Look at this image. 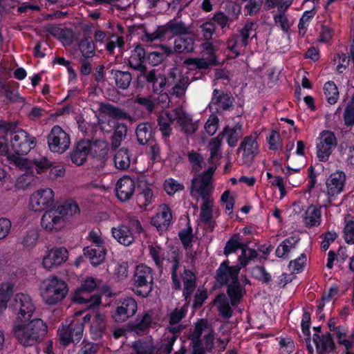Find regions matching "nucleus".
Segmentation results:
<instances>
[{
  "mask_svg": "<svg viewBox=\"0 0 354 354\" xmlns=\"http://www.w3.org/2000/svg\"><path fill=\"white\" fill-rule=\"evenodd\" d=\"M12 333L18 342L24 347L35 346L44 339L48 333V326L42 319H33L14 324Z\"/></svg>",
  "mask_w": 354,
  "mask_h": 354,
  "instance_id": "f257e3e1",
  "label": "nucleus"
},
{
  "mask_svg": "<svg viewBox=\"0 0 354 354\" xmlns=\"http://www.w3.org/2000/svg\"><path fill=\"white\" fill-rule=\"evenodd\" d=\"M80 212L76 203H64L57 208L46 211L41 217V225L46 231L57 232L64 227L71 217L79 214Z\"/></svg>",
  "mask_w": 354,
  "mask_h": 354,
  "instance_id": "f03ea898",
  "label": "nucleus"
},
{
  "mask_svg": "<svg viewBox=\"0 0 354 354\" xmlns=\"http://www.w3.org/2000/svg\"><path fill=\"white\" fill-rule=\"evenodd\" d=\"M165 318L168 319L169 326L167 327L168 330L172 333V336L169 338L167 343L161 346L154 345L151 340L139 339L132 344V348L136 354H170L173 344L177 337V308H176L169 314H167Z\"/></svg>",
  "mask_w": 354,
  "mask_h": 354,
  "instance_id": "7ed1b4c3",
  "label": "nucleus"
},
{
  "mask_svg": "<svg viewBox=\"0 0 354 354\" xmlns=\"http://www.w3.org/2000/svg\"><path fill=\"white\" fill-rule=\"evenodd\" d=\"M40 290L45 303L54 305L66 297L68 293V286L62 279L52 276L42 281Z\"/></svg>",
  "mask_w": 354,
  "mask_h": 354,
  "instance_id": "20e7f679",
  "label": "nucleus"
},
{
  "mask_svg": "<svg viewBox=\"0 0 354 354\" xmlns=\"http://www.w3.org/2000/svg\"><path fill=\"white\" fill-rule=\"evenodd\" d=\"M15 315L14 324H19L22 322H28L35 310V306L30 296L19 293L17 294L15 299L10 304Z\"/></svg>",
  "mask_w": 354,
  "mask_h": 354,
  "instance_id": "39448f33",
  "label": "nucleus"
},
{
  "mask_svg": "<svg viewBox=\"0 0 354 354\" xmlns=\"http://www.w3.org/2000/svg\"><path fill=\"white\" fill-rule=\"evenodd\" d=\"M97 288V283L95 279L93 277L87 278L82 282L74 294L73 301L79 304H86L88 308L99 306L101 302V297L99 293H94L92 296L86 297V295L93 292Z\"/></svg>",
  "mask_w": 354,
  "mask_h": 354,
  "instance_id": "423d86ee",
  "label": "nucleus"
},
{
  "mask_svg": "<svg viewBox=\"0 0 354 354\" xmlns=\"http://www.w3.org/2000/svg\"><path fill=\"white\" fill-rule=\"evenodd\" d=\"M152 270L144 265L136 267L133 276V292L140 296L146 297L152 290Z\"/></svg>",
  "mask_w": 354,
  "mask_h": 354,
  "instance_id": "0eeeda50",
  "label": "nucleus"
},
{
  "mask_svg": "<svg viewBox=\"0 0 354 354\" xmlns=\"http://www.w3.org/2000/svg\"><path fill=\"white\" fill-rule=\"evenodd\" d=\"M337 145V139L334 132L330 130H323L320 132L316 142L318 160L324 162L328 161Z\"/></svg>",
  "mask_w": 354,
  "mask_h": 354,
  "instance_id": "6e6552de",
  "label": "nucleus"
},
{
  "mask_svg": "<svg viewBox=\"0 0 354 354\" xmlns=\"http://www.w3.org/2000/svg\"><path fill=\"white\" fill-rule=\"evenodd\" d=\"M346 176L343 171L336 170L326 180L327 201L331 204L338 195L343 192L346 185Z\"/></svg>",
  "mask_w": 354,
  "mask_h": 354,
  "instance_id": "1a4fd4ad",
  "label": "nucleus"
},
{
  "mask_svg": "<svg viewBox=\"0 0 354 354\" xmlns=\"http://www.w3.org/2000/svg\"><path fill=\"white\" fill-rule=\"evenodd\" d=\"M14 154L26 155L36 146V138L30 137L24 130L18 129L10 139Z\"/></svg>",
  "mask_w": 354,
  "mask_h": 354,
  "instance_id": "9d476101",
  "label": "nucleus"
},
{
  "mask_svg": "<svg viewBox=\"0 0 354 354\" xmlns=\"http://www.w3.org/2000/svg\"><path fill=\"white\" fill-rule=\"evenodd\" d=\"M48 145L51 151L63 153L68 149L70 137L59 126H55L47 136Z\"/></svg>",
  "mask_w": 354,
  "mask_h": 354,
  "instance_id": "9b49d317",
  "label": "nucleus"
},
{
  "mask_svg": "<svg viewBox=\"0 0 354 354\" xmlns=\"http://www.w3.org/2000/svg\"><path fill=\"white\" fill-rule=\"evenodd\" d=\"M229 263V260H224L216 270L214 279L219 288L229 284L232 281L239 279L241 266L239 265L230 266Z\"/></svg>",
  "mask_w": 354,
  "mask_h": 354,
  "instance_id": "f8f14e48",
  "label": "nucleus"
},
{
  "mask_svg": "<svg viewBox=\"0 0 354 354\" xmlns=\"http://www.w3.org/2000/svg\"><path fill=\"white\" fill-rule=\"evenodd\" d=\"M84 331L83 323L73 320L68 326L59 329L60 343L64 346L70 342H78L82 337Z\"/></svg>",
  "mask_w": 354,
  "mask_h": 354,
  "instance_id": "ddd939ff",
  "label": "nucleus"
},
{
  "mask_svg": "<svg viewBox=\"0 0 354 354\" xmlns=\"http://www.w3.org/2000/svg\"><path fill=\"white\" fill-rule=\"evenodd\" d=\"M20 155L11 154L8 156V159L15 163L19 169L29 170L35 165L37 173L44 172L51 166V162L46 158H41L39 160L35 159L30 161L27 158L19 157Z\"/></svg>",
  "mask_w": 354,
  "mask_h": 354,
  "instance_id": "4468645a",
  "label": "nucleus"
},
{
  "mask_svg": "<svg viewBox=\"0 0 354 354\" xmlns=\"http://www.w3.org/2000/svg\"><path fill=\"white\" fill-rule=\"evenodd\" d=\"M137 308L136 300L132 297H127L120 302L111 317L115 322H124L136 314Z\"/></svg>",
  "mask_w": 354,
  "mask_h": 354,
  "instance_id": "2eb2a0df",
  "label": "nucleus"
},
{
  "mask_svg": "<svg viewBox=\"0 0 354 354\" xmlns=\"http://www.w3.org/2000/svg\"><path fill=\"white\" fill-rule=\"evenodd\" d=\"M54 202V193L50 188L37 190L30 197V205L35 212L49 207Z\"/></svg>",
  "mask_w": 354,
  "mask_h": 354,
  "instance_id": "dca6fc26",
  "label": "nucleus"
},
{
  "mask_svg": "<svg viewBox=\"0 0 354 354\" xmlns=\"http://www.w3.org/2000/svg\"><path fill=\"white\" fill-rule=\"evenodd\" d=\"M234 102V98L231 93H225L222 90L215 88L213 91L209 107L212 109L214 106L217 112L230 111L233 106Z\"/></svg>",
  "mask_w": 354,
  "mask_h": 354,
  "instance_id": "f3484780",
  "label": "nucleus"
},
{
  "mask_svg": "<svg viewBox=\"0 0 354 354\" xmlns=\"http://www.w3.org/2000/svg\"><path fill=\"white\" fill-rule=\"evenodd\" d=\"M240 151H243L242 159L243 162L250 165L259 152V145L256 138L252 136L244 137L237 149L238 153Z\"/></svg>",
  "mask_w": 354,
  "mask_h": 354,
  "instance_id": "a211bd4d",
  "label": "nucleus"
},
{
  "mask_svg": "<svg viewBox=\"0 0 354 354\" xmlns=\"http://www.w3.org/2000/svg\"><path fill=\"white\" fill-rule=\"evenodd\" d=\"M178 127L187 136L194 134L198 128V122H194L192 115L185 111L183 105L179 104Z\"/></svg>",
  "mask_w": 354,
  "mask_h": 354,
  "instance_id": "6ab92c4d",
  "label": "nucleus"
},
{
  "mask_svg": "<svg viewBox=\"0 0 354 354\" xmlns=\"http://www.w3.org/2000/svg\"><path fill=\"white\" fill-rule=\"evenodd\" d=\"M172 215L170 209L165 204L160 205L156 215L152 217L151 223L158 231H165L171 223Z\"/></svg>",
  "mask_w": 354,
  "mask_h": 354,
  "instance_id": "aec40b11",
  "label": "nucleus"
},
{
  "mask_svg": "<svg viewBox=\"0 0 354 354\" xmlns=\"http://www.w3.org/2000/svg\"><path fill=\"white\" fill-rule=\"evenodd\" d=\"M68 259V251L64 248H55L51 249L48 254L44 257L42 264L46 269L59 266Z\"/></svg>",
  "mask_w": 354,
  "mask_h": 354,
  "instance_id": "412c9836",
  "label": "nucleus"
},
{
  "mask_svg": "<svg viewBox=\"0 0 354 354\" xmlns=\"http://www.w3.org/2000/svg\"><path fill=\"white\" fill-rule=\"evenodd\" d=\"M313 339L317 353H335L336 351V346L330 332L322 335V337L319 334L315 333Z\"/></svg>",
  "mask_w": 354,
  "mask_h": 354,
  "instance_id": "4be33fe9",
  "label": "nucleus"
},
{
  "mask_svg": "<svg viewBox=\"0 0 354 354\" xmlns=\"http://www.w3.org/2000/svg\"><path fill=\"white\" fill-rule=\"evenodd\" d=\"M135 189L133 180L128 176L121 178L116 185V195L121 201H127L131 198Z\"/></svg>",
  "mask_w": 354,
  "mask_h": 354,
  "instance_id": "5701e85b",
  "label": "nucleus"
},
{
  "mask_svg": "<svg viewBox=\"0 0 354 354\" xmlns=\"http://www.w3.org/2000/svg\"><path fill=\"white\" fill-rule=\"evenodd\" d=\"M152 323V313L147 312L142 317H138L135 322L128 323L127 330L137 334H144L148 331Z\"/></svg>",
  "mask_w": 354,
  "mask_h": 354,
  "instance_id": "b1692460",
  "label": "nucleus"
},
{
  "mask_svg": "<svg viewBox=\"0 0 354 354\" xmlns=\"http://www.w3.org/2000/svg\"><path fill=\"white\" fill-rule=\"evenodd\" d=\"M84 255L93 266H98L105 259L106 249L103 245H91L84 248Z\"/></svg>",
  "mask_w": 354,
  "mask_h": 354,
  "instance_id": "393cba45",
  "label": "nucleus"
},
{
  "mask_svg": "<svg viewBox=\"0 0 354 354\" xmlns=\"http://www.w3.org/2000/svg\"><path fill=\"white\" fill-rule=\"evenodd\" d=\"M227 286V295L229 297L231 306H236L242 300L243 292L245 291L244 287L241 284L239 279L231 281Z\"/></svg>",
  "mask_w": 354,
  "mask_h": 354,
  "instance_id": "a878e982",
  "label": "nucleus"
},
{
  "mask_svg": "<svg viewBox=\"0 0 354 354\" xmlns=\"http://www.w3.org/2000/svg\"><path fill=\"white\" fill-rule=\"evenodd\" d=\"M99 111L115 120H131V116L123 109L109 103L100 102Z\"/></svg>",
  "mask_w": 354,
  "mask_h": 354,
  "instance_id": "bb28decb",
  "label": "nucleus"
},
{
  "mask_svg": "<svg viewBox=\"0 0 354 354\" xmlns=\"http://www.w3.org/2000/svg\"><path fill=\"white\" fill-rule=\"evenodd\" d=\"M88 154L87 140H82L77 142L75 149L71 153L70 157L73 163L80 166L86 162Z\"/></svg>",
  "mask_w": 354,
  "mask_h": 354,
  "instance_id": "cd10ccee",
  "label": "nucleus"
},
{
  "mask_svg": "<svg viewBox=\"0 0 354 354\" xmlns=\"http://www.w3.org/2000/svg\"><path fill=\"white\" fill-rule=\"evenodd\" d=\"M136 136L140 145H145L153 141V126L150 122L139 124L136 129Z\"/></svg>",
  "mask_w": 354,
  "mask_h": 354,
  "instance_id": "c85d7f7f",
  "label": "nucleus"
},
{
  "mask_svg": "<svg viewBox=\"0 0 354 354\" xmlns=\"http://www.w3.org/2000/svg\"><path fill=\"white\" fill-rule=\"evenodd\" d=\"M87 140L88 153L97 160H102L107 155V142L102 140Z\"/></svg>",
  "mask_w": 354,
  "mask_h": 354,
  "instance_id": "c756f323",
  "label": "nucleus"
},
{
  "mask_svg": "<svg viewBox=\"0 0 354 354\" xmlns=\"http://www.w3.org/2000/svg\"><path fill=\"white\" fill-rule=\"evenodd\" d=\"M303 221L307 227H317L322 222V212L320 207L311 205L305 212Z\"/></svg>",
  "mask_w": 354,
  "mask_h": 354,
  "instance_id": "7c9ffc66",
  "label": "nucleus"
},
{
  "mask_svg": "<svg viewBox=\"0 0 354 354\" xmlns=\"http://www.w3.org/2000/svg\"><path fill=\"white\" fill-rule=\"evenodd\" d=\"M174 114L167 111L162 113L158 118V125L163 136L168 137L172 131L171 125L173 124L177 118V108L173 110Z\"/></svg>",
  "mask_w": 354,
  "mask_h": 354,
  "instance_id": "2f4dec72",
  "label": "nucleus"
},
{
  "mask_svg": "<svg viewBox=\"0 0 354 354\" xmlns=\"http://www.w3.org/2000/svg\"><path fill=\"white\" fill-rule=\"evenodd\" d=\"M106 330V323L104 315L97 313L90 328L92 338L95 339L101 338L105 333Z\"/></svg>",
  "mask_w": 354,
  "mask_h": 354,
  "instance_id": "473e14b6",
  "label": "nucleus"
},
{
  "mask_svg": "<svg viewBox=\"0 0 354 354\" xmlns=\"http://www.w3.org/2000/svg\"><path fill=\"white\" fill-rule=\"evenodd\" d=\"M196 275L194 272L189 270H185L183 276V295L185 300H187L192 295L196 288Z\"/></svg>",
  "mask_w": 354,
  "mask_h": 354,
  "instance_id": "72a5a7b5",
  "label": "nucleus"
},
{
  "mask_svg": "<svg viewBox=\"0 0 354 354\" xmlns=\"http://www.w3.org/2000/svg\"><path fill=\"white\" fill-rule=\"evenodd\" d=\"M113 127L114 132L111 136V147L116 149L120 146L122 141L125 139L128 128L126 124L118 122H113Z\"/></svg>",
  "mask_w": 354,
  "mask_h": 354,
  "instance_id": "f704fd0d",
  "label": "nucleus"
},
{
  "mask_svg": "<svg viewBox=\"0 0 354 354\" xmlns=\"http://www.w3.org/2000/svg\"><path fill=\"white\" fill-rule=\"evenodd\" d=\"M112 233L118 241L124 245H129L133 241V236L129 228L126 225H120L118 228H113Z\"/></svg>",
  "mask_w": 354,
  "mask_h": 354,
  "instance_id": "c9c22d12",
  "label": "nucleus"
},
{
  "mask_svg": "<svg viewBox=\"0 0 354 354\" xmlns=\"http://www.w3.org/2000/svg\"><path fill=\"white\" fill-rule=\"evenodd\" d=\"M131 163V154L127 148H121L114 156V164L117 169L127 170Z\"/></svg>",
  "mask_w": 354,
  "mask_h": 354,
  "instance_id": "e433bc0d",
  "label": "nucleus"
},
{
  "mask_svg": "<svg viewBox=\"0 0 354 354\" xmlns=\"http://www.w3.org/2000/svg\"><path fill=\"white\" fill-rule=\"evenodd\" d=\"M214 302L218 305V311L222 317L230 319L233 315L230 302H228L226 295L221 292L216 295Z\"/></svg>",
  "mask_w": 354,
  "mask_h": 354,
  "instance_id": "4c0bfd02",
  "label": "nucleus"
},
{
  "mask_svg": "<svg viewBox=\"0 0 354 354\" xmlns=\"http://www.w3.org/2000/svg\"><path fill=\"white\" fill-rule=\"evenodd\" d=\"M242 124L237 123L233 127L230 128L226 126L223 129V133L227 135V143L230 147H234L242 136Z\"/></svg>",
  "mask_w": 354,
  "mask_h": 354,
  "instance_id": "58836bf2",
  "label": "nucleus"
},
{
  "mask_svg": "<svg viewBox=\"0 0 354 354\" xmlns=\"http://www.w3.org/2000/svg\"><path fill=\"white\" fill-rule=\"evenodd\" d=\"M297 242V241H294L293 237H289L284 239L277 248L275 255L278 258L288 259L289 258L288 254L290 250L295 247V243Z\"/></svg>",
  "mask_w": 354,
  "mask_h": 354,
  "instance_id": "ea45409f",
  "label": "nucleus"
},
{
  "mask_svg": "<svg viewBox=\"0 0 354 354\" xmlns=\"http://www.w3.org/2000/svg\"><path fill=\"white\" fill-rule=\"evenodd\" d=\"M0 95L6 97L8 100L6 103L24 101L10 84H0Z\"/></svg>",
  "mask_w": 354,
  "mask_h": 354,
  "instance_id": "a19ab883",
  "label": "nucleus"
},
{
  "mask_svg": "<svg viewBox=\"0 0 354 354\" xmlns=\"http://www.w3.org/2000/svg\"><path fill=\"white\" fill-rule=\"evenodd\" d=\"M79 48L84 58L88 59L95 55V44L89 37H84L80 40Z\"/></svg>",
  "mask_w": 354,
  "mask_h": 354,
  "instance_id": "79ce46f5",
  "label": "nucleus"
},
{
  "mask_svg": "<svg viewBox=\"0 0 354 354\" xmlns=\"http://www.w3.org/2000/svg\"><path fill=\"white\" fill-rule=\"evenodd\" d=\"M324 92L328 104H335L339 99L338 88L333 81H328L324 85Z\"/></svg>",
  "mask_w": 354,
  "mask_h": 354,
  "instance_id": "37998d69",
  "label": "nucleus"
},
{
  "mask_svg": "<svg viewBox=\"0 0 354 354\" xmlns=\"http://www.w3.org/2000/svg\"><path fill=\"white\" fill-rule=\"evenodd\" d=\"M116 86L123 90L127 89L131 82V74L129 72L112 70Z\"/></svg>",
  "mask_w": 354,
  "mask_h": 354,
  "instance_id": "c03bdc74",
  "label": "nucleus"
},
{
  "mask_svg": "<svg viewBox=\"0 0 354 354\" xmlns=\"http://www.w3.org/2000/svg\"><path fill=\"white\" fill-rule=\"evenodd\" d=\"M335 333L338 344L343 345L346 350H351L353 346V341L346 339L348 336V328L346 326H337Z\"/></svg>",
  "mask_w": 354,
  "mask_h": 354,
  "instance_id": "a18cd8bd",
  "label": "nucleus"
},
{
  "mask_svg": "<svg viewBox=\"0 0 354 354\" xmlns=\"http://www.w3.org/2000/svg\"><path fill=\"white\" fill-rule=\"evenodd\" d=\"M214 200L203 201L201 205L200 219L202 223H209L213 217Z\"/></svg>",
  "mask_w": 354,
  "mask_h": 354,
  "instance_id": "49530a36",
  "label": "nucleus"
},
{
  "mask_svg": "<svg viewBox=\"0 0 354 354\" xmlns=\"http://www.w3.org/2000/svg\"><path fill=\"white\" fill-rule=\"evenodd\" d=\"M178 239L180 240L183 248L185 250L192 247L194 235L193 230L189 221L187 223V227L178 232Z\"/></svg>",
  "mask_w": 354,
  "mask_h": 354,
  "instance_id": "de8ad7c7",
  "label": "nucleus"
},
{
  "mask_svg": "<svg viewBox=\"0 0 354 354\" xmlns=\"http://www.w3.org/2000/svg\"><path fill=\"white\" fill-rule=\"evenodd\" d=\"M192 193L196 192L201 197L203 201L214 200L212 197V188L210 187V184L201 183L198 186H196L194 183V180H192Z\"/></svg>",
  "mask_w": 354,
  "mask_h": 354,
  "instance_id": "09e8293b",
  "label": "nucleus"
},
{
  "mask_svg": "<svg viewBox=\"0 0 354 354\" xmlns=\"http://www.w3.org/2000/svg\"><path fill=\"white\" fill-rule=\"evenodd\" d=\"M163 261H167L168 263H172V280L176 289H177V253L174 248L167 251L162 259Z\"/></svg>",
  "mask_w": 354,
  "mask_h": 354,
  "instance_id": "8fccbe9b",
  "label": "nucleus"
},
{
  "mask_svg": "<svg viewBox=\"0 0 354 354\" xmlns=\"http://www.w3.org/2000/svg\"><path fill=\"white\" fill-rule=\"evenodd\" d=\"M239 248H243V244L239 240V234H234L226 242L224 248V254L228 256L235 252Z\"/></svg>",
  "mask_w": 354,
  "mask_h": 354,
  "instance_id": "3c124183",
  "label": "nucleus"
},
{
  "mask_svg": "<svg viewBox=\"0 0 354 354\" xmlns=\"http://www.w3.org/2000/svg\"><path fill=\"white\" fill-rule=\"evenodd\" d=\"M317 12L316 8L314 7L313 9L310 10H306L301 17L299 19V24H298V28L299 30V32H303V33H306L309 23L310 20L314 17Z\"/></svg>",
  "mask_w": 354,
  "mask_h": 354,
  "instance_id": "603ef678",
  "label": "nucleus"
},
{
  "mask_svg": "<svg viewBox=\"0 0 354 354\" xmlns=\"http://www.w3.org/2000/svg\"><path fill=\"white\" fill-rule=\"evenodd\" d=\"M252 276L254 279L265 283H268L271 281V275L267 272L264 266H257L252 272Z\"/></svg>",
  "mask_w": 354,
  "mask_h": 354,
  "instance_id": "864d4df0",
  "label": "nucleus"
},
{
  "mask_svg": "<svg viewBox=\"0 0 354 354\" xmlns=\"http://www.w3.org/2000/svg\"><path fill=\"white\" fill-rule=\"evenodd\" d=\"M344 121L347 127L354 125V96L347 104L344 112Z\"/></svg>",
  "mask_w": 354,
  "mask_h": 354,
  "instance_id": "5fc2aeb1",
  "label": "nucleus"
},
{
  "mask_svg": "<svg viewBox=\"0 0 354 354\" xmlns=\"http://www.w3.org/2000/svg\"><path fill=\"white\" fill-rule=\"evenodd\" d=\"M306 263V255L305 253L300 254L296 259L291 260L288 264V267L295 273L301 272Z\"/></svg>",
  "mask_w": 354,
  "mask_h": 354,
  "instance_id": "6e6d98bb",
  "label": "nucleus"
},
{
  "mask_svg": "<svg viewBox=\"0 0 354 354\" xmlns=\"http://www.w3.org/2000/svg\"><path fill=\"white\" fill-rule=\"evenodd\" d=\"M281 136L278 131L272 129L270 133L266 138V140L269 145V149L272 151H277L279 148H282V145L280 143Z\"/></svg>",
  "mask_w": 354,
  "mask_h": 354,
  "instance_id": "4d7b16f0",
  "label": "nucleus"
},
{
  "mask_svg": "<svg viewBox=\"0 0 354 354\" xmlns=\"http://www.w3.org/2000/svg\"><path fill=\"white\" fill-rule=\"evenodd\" d=\"M194 48V41L190 37H178V54L192 52Z\"/></svg>",
  "mask_w": 354,
  "mask_h": 354,
  "instance_id": "13d9d810",
  "label": "nucleus"
},
{
  "mask_svg": "<svg viewBox=\"0 0 354 354\" xmlns=\"http://www.w3.org/2000/svg\"><path fill=\"white\" fill-rule=\"evenodd\" d=\"M17 123L0 120V134L11 138L17 131Z\"/></svg>",
  "mask_w": 354,
  "mask_h": 354,
  "instance_id": "bf43d9fd",
  "label": "nucleus"
},
{
  "mask_svg": "<svg viewBox=\"0 0 354 354\" xmlns=\"http://www.w3.org/2000/svg\"><path fill=\"white\" fill-rule=\"evenodd\" d=\"M153 196L151 189L147 187L136 196V201L139 207H143L147 206L151 201Z\"/></svg>",
  "mask_w": 354,
  "mask_h": 354,
  "instance_id": "052dcab7",
  "label": "nucleus"
},
{
  "mask_svg": "<svg viewBox=\"0 0 354 354\" xmlns=\"http://www.w3.org/2000/svg\"><path fill=\"white\" fill-rule=\"evenodd\" d=\"M239 46V35H233L227 40V48L234 54V57H238L241 55V52L238 50Z\"/></svg>",
  "mask_w": 354,
  "mask_h": 354,
  "instance_id": "680f3d73",
  "label": "nucleus"
},
{
  "mask_svg": "<svg viewBox=\"0 0 354 354\" xmlns=\"http://www.w3.org/2000/svg\"><path fill=\"white\" fill-rule=\"evenodd\" d=\"M200 28L204 39L207 41L212 39L216 30L215 24L212 21H206Z\"/></svg>",
  "mask_w": 354,
  "mask_h": 354,
  "instance_id": "e2e57ef3",
  "label": "nucleus"
},
{
  "mask_svg": "<svg viewBox=\"0 0 354 354\" xmlns=\"http://www.w3.org/2000/svg\"><path fill=\"white\" fill-rule=\"evenodd\" d=\"M343 232L345 242L354 244V221L351 220L346 223Z\"/></svg>",
  "mask_w": 354,
  "mask_h": 354,
  "instance_id": "0e129e2a",
  "label": "nucleus"
},
{
  "mask_svg": "<svg viewBox=\"0 0 354 354\" xmlns=\"http://www.w3.org/2000/svg\"><path fill=\"white\" fill-rule=\"evenodd\" d=\"M207 327L206 319H200L195 324L194 331L191 336L193 340L198 341L203 334V330Z\"/></svg>",
  "mask_w": 354,
  "mask_h": 354,
  "instance_id": "69168bd1",
  "label": "nucleus"
},
{
  "mask_svg": "<svg viewBox=\"0 0 354 354\" xmlns=\"http://www.w3.org/2000/svg\"><path fill=\"white\" fill-rule=\"evenodd\" d=\"M188 66H194L198 69H207L209 66V62L203 58H188L184 62Z\"/></svg>",
  "mask_w": 354,
  "mask_h": 354,
  "instance_id": "338daca9",
  "label": "nucleus"
},
{
  "mask_svg": "<svg viewBox=\"0 0 354 354\" xmlns=\"http://www.w3.org/2000/svg\"><path fill=\"white\" fill-rule=\"evenodd\" d=\"M146 57V51L140 45L138 44L131 56V58L129 61H132V63L135 61L136 63H144L145 61Z\"/></svg>",
  "mask_w": 354,
  "mask_h": 354,
  "instance_id": "774afa93",
  "label": "nucleus"
}]
</instances>
